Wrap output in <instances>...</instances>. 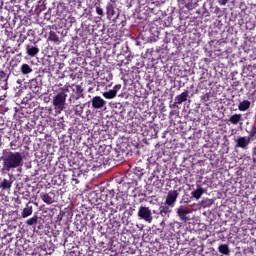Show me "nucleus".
Returning a JSON list of instances; mask_svg holds the SVG:
<instances>
[{
  "instance_id": "obj_30",
  "label": "nucleus",
  "mask_w": 256,
  "mask_h": 256,
  "mask_svg": "<svg viewBox=\"0 0 256 256\" xmlns=\"http://www.w3.org/2000/svg\"><path fill=\"white\" fill-rule=\"evenodd\" d=\"M103 97H105V99H115L117 94L115 93V90H109L108 92L103 93Z\"/></svg>"
},
{
  "instance_id": "obj_35",
  "label": "nucleus",
  "mask_w": 256,
  "mask_h": 256,
  "mask_svg": "<svg viewBox=\"0 0 256 256\" xmlns=\"http://www.w3.org/2000/svg\"><path fill=\"white\" fill-rule=\"evenodd\" d=\"M95 7H96V13L101 17H103L104 15L103 8H100L97 4L95 5Z\"/></svg>"
},
{
  "instance_id": "obj_20",
  "label": "nucleus",
  "mask_w": 256,
  "mask_h": 256,
  "mask_svg": "<svg viewBox=\"0 0 256 256\" xmlns=\"http://www.w3.org/2000/svg\"><path fill=\"white\" fill-rule=\"evenodd\" d=\"M13 185V181H11L10 179H3V181L0 182V189H2V191H9V189H11Z\"/></svg>"
},
{
  "instance_id": "obj_5",
  "label": "nucleus",
  "mask_w": 256,
  "mask_h": 256,
  "mask_svg": "<svg viewBox=\"0 0 256 256\" xmlns=\"http://www.w3.org/2000/svg\"><path fill=\"white\" fill-rule=\"evenodd\" d=\"M176 213L180 221H183V223H187V221H191V217L189 215H191L193 211L190 208L182 205L177 208Z\"/></svg>"
},
{
  "instance_id": "obj_4",
  "label": "nucleus",
  "mask_w": 256,
  "mask_h": 256,
  "mask_svg": "<svg viewBox=\"0 0 256 256\" xmlns=\"http://www.w3.org/2000/svg\"><path fill=\"white\" fill-rule=\"evenodd\" d=\"M137 215L139 219H142V221H146V223L153 222V213L151 212V208L147 206H140Z\"/></svg>"
},
{
  "instance_id": "obj_42",
  "label": "nucleus",
  "mask_w": 256,
  "mask_h": 256,
  "mask_svg": "<svg viewBox=\"0 0 256 256\" xmlns=\"http://www.w3.org/2000/svg\"><path fill=\"white\" fill-rule=\"evenodd\" d=\"M110 256H117V255H113V254H112V255H110Z\"/></svg>"
},
{
  "instance_id": "obj_27",
  "label": "nucleus",
  "mask_w": 256,
  "mask_h": 256,
  "mask_svg": "<svg viewBox=\"0 0 256 256\" xmlns=\"http://www.w3.org/2000/svg\"><path fill=\"white\" fill-rule=\"evenodd\" d=\"M218 251L219 253H222V255H229V253H231V250L229 249V245L227 244H221L218 247Z\"/></svg>"
},
{
  "instance_id": "obj_23",
  "label": "nucleus",
  "mask_w": 256,
  "mask_h": 256,
  "mask_svg": "<svg viewBox=\"0 0 256 256\" xmlns=\"http://www.w3.org/2000/svg\"><path fill=\"white\" fill-rule=\"evenodd\" d=\"M205 193V190L202 187H198L195 191L191 192V197L194 199H201V196Z\"/></svg>"
},
{
  "instance_id": "obj_38",
  "label": "nucleus",
  "mask_w": 256,
  "mask_h": 256,
  "mask_svg": "<svg viewBox=\"0 0 256 256\" xmlns=\"http://www.w3.org/2000/svg\"><path fill=\"white\" fill-rule=\"evenodd\" d=\"M185 7H186V9H189V10L195 9V6L193 5V3H187V4H185Z\"/></svg>"
},
{
  "instance_id": "obj_31",
  "label": "nucleus",
  "mask_w": 256,
  "mask_h": 256,
  "mask_svg": "<svg viewBox=\"0 0 256 256\" xmlns=\"http://www.w3.org/2000/svg\"><path fill=\"white\" fill-rule=\"evenodd\" d=\"M76 94L77 96L75 97V99H81V97H83V87H81V85H76Z\"/></svg>"
},
{
  "instance_id": "obj_3",
  "label": "nucleus",
  "mask_w": 256,
  "mask_h": 256,
  "mask_svg": "<svg viewBox=\"0 0 256 256\" xmlns=\"http://www.w3.org/2000/svg\"><path fill=\"white\" fill-rule=\"evenodd\" d=\"M110 210L111 213H117V211H125L127 209V204L125 203V199L119 194L113 196L110 201Z\"/></svg>"
},
{
  "instance_id": "obj_32",
  "label": "nucleus",
  "mask_w": 256,
  "mask_h": 256,
  "mask_svg": "<svg viewBox=\"0 0 256 256\" xmlns=\"http://www.w3.org/2000/svg\"><path fill=\"white\" fill-rule=\"evenodd\" d=\"M256 136V126H252L249 135L247 136L248 139L251 141V139H253V137Z\"/></svg>"
},
{
  "instance_id": "obj_43",
  "label": "nucleus",
  "mask_w": 256,
  "mask_h": 256,
  "mask_svg": "<svg viewBox=\"0 0 256 256\" xmlns=\"http://www.w3.org/2000/svg\"><path fill=\"white\" fill-rule=\"evenodd\" d=\"M153 213H157L156 211H153Z\"/></svg>"
},
{
  "instance_id": "obj_40",
  "label": "nucleus",
  "mask_w": 256,
  "mask_h": 256,
  "mask_svg": "<svg viewBox=\"0 0 256 256\" xmlns=\"http://www.w3.org/2000/svg\"><path fill=\"white\" fill-rule=\"evenodd\" d=\"M208 205H213V201H212V200H209V201H208Z\"/></svg>"
},
{
  "instance_id": "obj_33",
  "label": "nucleus",
  "mask_w": 256,
  "mask_h": 256,
  "mask_svg": "<svg viewBox=\"0 0 256 256\" xmlns=\"http://www.w3.org/2000/svg\"><path fill=\"white\" fill-rule=\"evenodd\" d=\"M202 101H204V103H207L209 101V99H211V93H206L201 97Z\"/></svg>"
},
{
  "instance_id": "obj_19",
  "label": "nucleus",
  "mask_w": 256,
  "mask_h": 256,
  "mask_svg": "<svg viewBox=\"0 0 256 256\" xmlns=\"http://www.w3.org/2000/svg\"><path fill=\"white\" fill-rule=\"evenodd\" d=\"M103 149H105V147L100 146L98 150L99 156L96 158V161L99 165H105V162L107 161V158H105L106 153Z\"/></svg>"
},
{
  "instance_id": "obj_29",
  "label": "nucleus",
  "mask_w": 256,
  "mask_h": 256,
  "mask_svg": "<svg viewBox=\"0 0 256 256\" xmlns=\"http://www.w3.org/2000/svg\"><path fill=\"white\" fill-rule=\"evenodd\" d=\"M83 109H85V106L76 105L74 107V115H77L78 117H83Z\"/></svg>"
},
{
  "instance_id": "obj_37",
  "label": "nucleus",
  "mask_w": 256,
  "mask_h": 256,
  "mask_svg": "<svg viewBox=\"0 0 256 256\" xmlns=\"http://www.w3.org/2000/svg\"><path fill=\"white\" fill-rule=\"evenodd\" d=\"M10 147H11L12 149H15V147H17V139H15V140H13V141L10 142Z\"/></svg>"
},
{
  "instance_id": "obj_16",
  "label": "nucleus",
  "mask_w": 256,
  "mask_h": 256,
  "mask_svg": "<svg viewBox=\"0 0 256 256\" xmlns=\"http://www.w3.org/2000/svg\"><path fill=\"white\" fill-rule=\"evenodd\" d=\"M85 172H87V170H83L81 168H74L72 170V181H74L77 185V183H79V177H81V175H84Z\"/></svg>"
},
{
  "instance_id": "obj_26",
  "label": "nucleus",
  "mask_w": 256,
  "mask_h": 256,
  "mask_svg": "<svg viewBox=\"0 0 256 256\" xmlns=\"http://www.w3.org/2000/svg\"><path fill=\"white\" fill-rule=\"evenodd\" d=\"M249 107H251V102L249 100H244L238 105L239 111H247Z\"/></svg>"
},
{
  "instance_id": "obj_22",
  "label": "nucleus",
  "mask_w": 256,
  "mask_h": 256,
  "mask_svg": "<svg viewBox=\"0 0 256 256\" xmlns=\"http://www.w3.org/2000/svg\"><path fill=\"white\" fill-rule=\"evenodd\" d=\"M240 121H243V115H241V114H234V115L229 117V122L232 125H238V123Z\"/></svg>"
},
{
  "instance_id": "obj_12",
  "label": "nucleus",
  "mask_w": 256,
  "mask_h": 256,
  "mask_svg": "<svg viewBox=\"0 0 256 256\" xmlns=\"http://www.w3.org/2000/svg\"><path fill=\"white\" fill-rule=\"evenodd\" d=\"M189 97V90H186L182 92L180 95H177L174 99V103L172 104V107L175 108L177 105H181L182 103H185Z\"/></svg>"
},
{
  "instance_id": "obj_28",
  "label": "nucleus",
  "mask_w": 256,
  "mask_h": 256,
  "mask_svg": "<svg viewBox=\"0 0 256 256\" xmlns=\"http://www.w3.org/2000/svg\"><path fill=\"white\" fill-rule=\"evenodd\" d=\"M38 221H39V216L34 215L32 218H29L28 220H26V225L28 227H33L37 225Z\"/></svg>"
},
{
  "instance_id": "obj_7",
  "label": "nucleus",
  "mask_w": 256,
  "mask_h": 256,
  "mask_svg": "<svg viewBox=\"0 0 256 256\" xmlns=\"http://www.w3.org/2000/svg\"><path fill=\"white\" fill-rule=\"evenodd\" d=\"M179 197V192L177 190H170L167 193L165 199V205H169L170 207H175V203H177V198Z\"/></svg>"
},
{
  "instance_id": "obj_21",
  "label": "nucleus",
  "mask_w": 256,
  "mask_h": 256,
  "mask_svg": "<svg viewBox=\"0 0 256 256\" xmlns=\"http://www.w3.org/2000/svg\"><path fill=\"white\" fill-rule=\"evenodd\" d=\"M141 175H143V169L136 168L134 172L128 174V177H133L132 181H137V179L141 178Z\"/></svg>"
},
{
  "instance_id": "obj_15",
  "label": "nucleus",
  "mask_w": 256,
  "mask_h": 256,
  "mask_svg": "<svg viewBox=\"0 0 256 256\" xmlns=\"http://www.w3.org/2000/svg\"><path fill=\"white\" fill-rule=\"evenodd\" d=\"M29 88L32 93H35V95H39V93H41V84L37 81V79H32L30 81Z\"/></svg>"
},
{
  "instance_id": "obj_14",
  "label": "nucleus",
  "mask_w": 256,
  "mask_h": 256,
  "mask_svg": "<svg viewBox=\"0 0 256 256\" xmlns=\"http://www.w3.org/2000/svg\"><path fill=\"white\" fill-rule=\"evenodd\" d=\"M93 109H103L104 105H107V102L101 98V96H95L91 100Z\"/></svg>"
},
{
  "instance_id": "obj_39",
  "label": "nucleus",
  "mask_w": 256,
  "mask_h": 256,
  "mask_svg": "<svg viewBox=\"0 0 256 256\" xmlns=\"http://www.w3.org/2000/svg\"><path fill=\"white\" fill-rule=\"evenodd\" d=\"M222 5H227V0H222Z\"/></svg>"
},
{
  "instance_id": "obj_24",
  "label": "nucleus",
  "mask_w": 256,
  "mask_h": 256,
  "mask_svg": "<svg viewBox=\"0 0 256 256\" xmlns=\"http://www.w3.org/2000/svg\"><path fill=\"white\" fill-rule=\"evenodd\" d=\"M48 41H52V43H56V45H59V43H61V41L59 40V36L54 31H50Z\"/></svg>"
},
{
  "instance_id": "obj_11",
  "label": "nucleus",
  "mask_w": 256,
  "mask_h": 256,
  "mask_svg": "<svg viewBox=\"0 0 256 256\" xmlns=\"http://www.w3.org/2000/svg\"><path fill=\"white\" fill-rule=\"evenodd\" d=\"M236 147L239 149H247L251 144V140L247 136H239L236 140Z\"/></svg>"
},
{
  "instance_id": "obj_17",
  "label": "nucleus",
  "mask_w": 256,
  "mask_h": 256,
  "mask_svg": "<svg viewBox=\"0 0 256 256\" xmlns=\"http://www.w3.org/2000/svg\"><path fill=\"white\" fill-rule=\"evenodd\" d=\"M31 215H33V205H31V202H28L21 212V217L22 219H27V217H31Z\"/></svg>"
},
{
  "instance_id": "obj_36",
  "label": "nucleus",
  "mask_w": 256,
  "mask_h": 256,
  "mask_svg": "<svg viewBox=\"0 0 256 256\" xmlns=\"http://www.w3.org/2000/svg\"><path fill=\"white\" fill-rule=\"evenodd\" d=\"M121 89V84H116L114 87H113V91H115V94L117 95V92Z\"/></svg>"
},
{
  "instance_id": "obj_41",
  "label": "nucleus",
  "mask_w": 256,
  "mask_h": 256,
  "mask_svg": "<svg viewBox=\"0 0 256 256\" xmlns=\"http://www.w3.org/2000/svg\"><path fill=\"white\" fill-rule=\"evenodd\" d=\"M71 99H73V96L70 97V101H71Z\"/></svg>"
},
{
  "instance_id": "obj_25",
  "label": "nucleus",
  "mask_w": 256,
  "mask_h": 256,
  "mask_svg": "<svg viewBox=\"0 0 256 256\" xmlns=\"http://www.w3.org/2000/svg\"><path fill=\"white\" fill-rule=\"evenodd\" d=\"M20 71L22 73V75H29V73H33V68H31V66H29V64H22L20 67Z\"/></svg>"
},
{
  "instance_id": "obj_6",
  "label": "nucleus",
  "mask_w": 256,
  "mask_h": 256,
  "mask_svg": "<svg viewBox=\"0 0 256 256\" xmlns=\"http://www.w3.org/2000/svg\"><path fill=\"white\" fill-rule=\"evenodd\" d=\"M106 14H107V18L110 21H113V23L119 24V13H117V11H115V6H113L112 3L107 4L106 6Z\"/></svg>"
},
{
  "instance_id": "obj_8",
  "label": "nucleus",
  "mask_w": 256,
  "mask_h": 256,
  "mask_svg": "<svg viewBox=\"0 0 256 256\" xmlns=\"http://www.w3.org/2000/svg\"><path fill=\"white\" fill-rule=\"evenodd\" d=\"M149 181L156 189H162L163 185H165V181L161 180L159 176H157V171L155 170L149 177Z\"/></svg>"
},
{
  "instance_id": "obj_10",
  "label": "nucleus",
  "mask_w": 256,
  "mask_h": 256,
  "mask_svg": "<svg viewBox=\"0 0 256 256\" xmlns=\"http://www.w3.org/2000/svg\"><path fill=\"white\" fill-rule=\"evenodd\" d=\"M172 212H173V206L165 204L164 202V204L160 205L159 207L158 215H161V217H164V219H169Z\"/></svg>"
},
{
  "instance_id": "obj_34",
  "label": "nucleus",
  "mask_w": 256,
  "mask_h": 256,
  "mask_svg": "<svg viewBox=\"0 0 256 256\" xmlns=\"http://www.w3.org/2000/svg\"><path fill=\"white\" fill-rule=\"evenodd\" d=\"M42 100L44 101V103H49L51 101V96L49 94H44L42 96Z\"/></svg>"
},
{
  "instance_id": "obj_1",
  "label": "nucleus",
  "mask_w": 256,
  "mask_h": 256,
  "mask_svg": "<svg viewBox=\"0 0 256 256\" xmlns=\"http://www.w3.org/2000/svg\"><path fill=\"white\" fill-rule=\"evenodd\" d=\"M0 161H2V173H9L23 165V154L5 149L2 151Z\"/></svg>"
},
{
  "instance_id": "obj_2",
  "label": "nucleus",
  "mask_w": 256,
  "mask_h": 256,
  "mask_svg": "<svg viewBox=\"0 0 256 256\" xmlns=\"http://www.w3.org/2000/svg\"><path fill=\"white\" fill-rule=\"evenodd\" d=\"M69 89L67 88H60L58 91L54 93L52 99V107L55 111L56 115H61L63 111L67 108V93Z\"/></svg>"
},
{
  "instance_id": "obj_13",
  "label": "nucleus",
  "mask_w": 256,
  "mask_h": 256,
  "mask_svg": "<svg viewBox=\"0 0 256 256\" xmlns=\"http://www.w3.org/2000/svg\"><path fill=\"white\" fill-rule=\"evenodd\" d=\"M40 198L46 205H52V203H55V192L41 193Z\"/></svg>"
},
{
  "instance_id": "obj_9",
  "label": "nucleus",
  "mask_w": 256,
  "mask_h": 256,
  "mask_svg": "<svg viewBox=\"0 0 256 256\" xmlns=\"http://www.w3.org/2000/svg\"><path fill=\"white\" fill-rule=\"evenodd\" d=\"M25 49L28 57H37L39 55V46H37L36 42L26 44Z\"/></svg>"
},
{
  "instance_id": "obj_18",
  "label": "nucleus",
  "mask_w": 256,
  "mask_h": 256,
  "mask_svg": "<svg viewBox=\"0 0 256 256\" xmlns=\"http://www.w3.org/2000/svg\"><path fill=\"white\" fill-rule=\"evenodd\" d=\"M0 81L4 83V85L1 86V89L7 91V89H9V76H7V73L3 70L0 71Z\"/></svg>"
},
{
  "instance_id": "obj_44",
  "label": "nucleus",
  "mask_w": 256,
  "mask_h": 256,
  "mask_svg": "<svg viewBox=\"0 0 256 256\" xmlns=\"http://www.w3.org/2000/svg\"><path fill=\"white\" fill-rule=\"evenodd\" d=\"M1 59H2V58H1V56H0V61H1Z\"/></svg>"
}]
</instances>
